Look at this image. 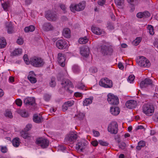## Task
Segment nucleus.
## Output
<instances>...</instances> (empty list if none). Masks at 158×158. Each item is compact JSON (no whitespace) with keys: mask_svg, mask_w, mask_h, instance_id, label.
Listing matches in <instances>:
<instances>
[{"mask_svg":"<svg viewBox=\"0 0 158 158\" xmlns=\"http://www.w3.org/2000/svg\"><path fill=\"white\" fill-rule=\"evenodd\" d=\"M30 64L33 66L39 67L42 66L45 62L41 58L34 57L30 59Z\"/></svg>","mask_w":158,"mask_h":158,"instance_id":"f257e3e1","label":"nucleus"},{"mask_svg":"<svg viewBox=\"0 0 158 158\" xmlns=\"http://www.w3.org/2000/svg\"><path fill=\"white\" fill-rule=\"evenodd\" d=\"M154 108L153 106L149 104L144 105L143 106V112L148 116L152 115L154 113Z\"/></svg>","mask_w":158,"mask_h":158,"instance_id":"f03ea898","label":"nucleus"},{"mask_svg":"<svg viewBox=\"0 0 158 158\" xmlns=\"http://www.w3.org/2000/svg\"><path fill=\"white\" fill-rule=\"evenodd\" d=\"M36 144L41 146L43 148H47L49 144V141L44 138L40 137L36 139L35 141Z\"/></svg>","mask_w":158,"mask_h":158,"instance_id":"7ed1b4c3","label":"nucleus"},{"mask_svg":"<svg viewBox=\"0 0 158 158\" xmlns=\"http://www.w3.org/2000/svg\"><path fill=\"white\" fill-rule=\"evenodd\" d=\"M136 61L138 65L141 67H148L150 65L149 61L143 56L137 59Z\"/></svg>","mask_w":158,"mask_h":158,"instance_id":"20e7f679","label":"nucleus"},{"mask_svg":"<svg viewBox=\"0 0 158 158\" xmlns=\"http://www.w3.org/2000/svg\"><path fill=\"white\" fill-rule=\"evenodd\" d=\"M99 84L101 86L106 88H110L113 85L112 81L107 78L101 79L99 82Z\"/></svg>","mask_w":158,"mask_h":158,"instance_id":"39448f33","label":"nucleus"},{"mask_svg":"<svg viewBox=\"0 0 158 158\" xmlns=\"http://www.w3.org/2000/svg\"><path fill=\"white\" fill-rule=\"evenodd\" d=\"M107 129L108 131L111 134H117L118 130L117 123L114 121L111 122L109 125Z\"/></svg>","mask_w":158,"mask_h":158,"instance_id":"423d86ee","label":"nucleus"},{"mask_svg":"<svg viewBox=\"0 0 158 158\" xmlns=\"http://www.w3.org/2000/svg\"><path fill=\"white\" fill-rule=\"evenodd\" d=\"M61 85L63 87H64L66 90L69 93H72V92L71 89L73 88V86L72 83L69 80H64L61 83Z\"/></svg>","mask_w":158,"mask_h":158,"instance_id":"0eeeda50","label":"nucleus"},{"mask_svg":"<svg viewBox=\"0 0 158 158\" xmlns=\"http://www.w3.org/2000/svg\"><path fill=\"white\" fill-rule=\"evenodd\" d=\"M107 100L109 103L113 105H117L119 103L118 97L111 94H109L107 95Z\"/></svg>","mask_w":158,"mask_h":158,"instance_id":"6e6552de","label":"nucleus"},{"mask_svg":"<svg viewBox=\"0 0 158 158\" xmlns=\"http://www.w3.org/2000/svg\"><path fill=\"white\" fill-rule=\"evenodd\" d=\"M45 17L49 21H55L58 19L57 15L53 12H51L50 11L47 12L45 15Z\"/></svg>","mask_w":158,"mask_h":158,"instance_id":"1a4fd4ad","label":"nucleus"},{"mask_svg":"<svg viewBox=\"0 0 158 158\" xmlns=\"http://www.w3.org/2000/svg\"><path fill=\"white\" fill-rule=\"evenodd\" d=\"M77 137L76 133L74 132H71L68 135L65 139L68 141L71 142L75 141Z\"/></svg>","mask_w":158,"mask_h":158,"instance_id":"9d476101","label":"nucleus"},{"mask_svg":"<svg viewBox=\"0 0 158 158\" xmlns=\"http://www.w3.org/2000/svg\"><path fill=\"white\" fill-rule=\"evenodd\" d=\"M149 85L152 86L154 85L152 80L148 78H146L140 84V85L141 88L146 87Z\"/></svg>","mask_w":158,"mask_h":158,"instance_id":"9b49d317","label":"nucleus"},{"mask_svg":"<svg viewBox=\"0 0 158 158\" xmlns=\"http://www.w3.org/2000/svg\"><path fill=\"white\" fill-rule=\"evenodd\" d=\"M56 47L59 49H64L67 48V44L66 42L64 40H58L56 43Z\"/></svg>","mask_w":158,"mask_h":158,"instance_id":"f8f14e48","label":"nucleus"},{"mask_svg":"<svg viewBox=\"0 0 158 158\" xmlns=\"http://www.w3.org/2000/svg\"><path fill=\"white\" fill-rule=\"evenodd\" d=\"M87 142L86 141L80 142L77 144L76 149L77 151L80 150L82 152L83 149H85L86 147Z\"/></svg>","mask_w":158,"mask_h":158,"instance_id":"ddd939ff","label":"nucleus"},{"mask_svg":"<svg viewBox=\"0 0 158 158\" xmlns=\"http://www.w3.org/2000/svg\"><path fill=\"white\" fill-rule=\"evenodd\" d=\"M23 103L27 106L32 105L35 106V99L33 98L28 97L24 100Z\"/></svg>","mask_w":158,"mask_h":158,"instance_id":"4468645a","label":"nucleus"},{"mask_svg":"<svg viewBox=\"0 0 158 158\" xmlns=\"http://www.w3.org/2000/svg\"><path fill=\"white\" fill-rule=\"evenodd\" d=\"M80 52L82 56L87 57L89 53V49L88 47H82L80 48Z\"/></svg>","mask_w":158,"mask_h":158,"instance_id":"2eb2a0df","label":"nucleus"},{"mask_svg":"<svg viewBox=\"0 0 158 158\" xmlns=\"http://www.w3.org/2000/svg\"><path fill=\"white\" fill-rule=\"evenodd\" d=\"M65 60V58L64 55L61 53L58 54V61L61 66L63 67L64 66Z\"/></svg>","mask_w":158,"mask_h":158,"instance_id":"dca6fc26","label":"nucleus"},{"mask_svg":"<svg viewBox=\"0 0 158 158\" xmlns=\"http://www.w3.org/2000/svg\"><path fill=\"white\" fill-rule=\"evenodd\" d=\"M136 101L133 100L127 101L126 103V106L128 108L131 109L134 108L137 106Z\"/></svg>","mask_w":158,"mask_h":158,"instance_id":"f3484780","label":"nucleus"},{"mask_svg":"<svg viewBox=\"0 0 158 158\" xmlns=\"http://www.w3.org/2000/svg\"><path fill=\"white\" fill-rule=\"evenodd\" d=\"M150 13L149 12L147 11H145L143 12H139L136 15L137 17L139 18H148L150 17Z\"/></svg>","mask_w":158,"mask_h":158,"instance_id":"a211bd4d","label":"nucleus"},{"mask_svg":"<svg viewBox=\"0 0 158 158\" xmlns=\"http://www.w3.org/2000/svg\"><path fill=\"white\" fill-rule=\"evenodd\" d=\"M43 30L45 31H49L54 29L53 26L49 23H45L43 26Z\"/></svg>","mask_w":158,"mask_h":158,"instance_id":"6ab92c4d","label":"nucleus"},{"mask_svg":"<svg viewBox=\"0 0 158 158\" xmlns=\"http://www.w3.org/2000/svg\"><path fill=\"white\" fill-rule=\"evenodd\" d=\"M119 138V136L117 135L115 136V139L118 143V146L119 148L122 150L124 149L126 147V145L124 142H120V140Z\"/></svg>","mask_w":158,"mask_h":158,"instance_id":"aec40b11","label":"nucleus"},{"mask_svg":"<svg viewBox=\"0 0 158 158\" xmlns=\"http://www.w3.org/2000/svg\"><path fill=\"white\" fill-rule=\"evenodd\" d=\"M33 120L34 122L37 123H40L42 122L43 118L40 114L38 115L35 114H34L33 116Z\"/></svg>","mask_w":158,"mask_h":158,"instance_id":"412c9836","label":"nucleus"},{"mask_svg":"<svg viewBox=\"0 0 158 158\" xmlns=\"http://www.w3.org/2000/svg\"><path fill=\"white\" fill-rule=\"evenodd\" d=\"M81 8H79L78 4H72L70 6L71 10L73 12H75V11H79L82 10V9L83 8V6Z\"/></svg>","mask_w":158,"mask_h":158,"instance_id":"4be33fe9","label":"nucleus"},{"mask_svg":"<svg viewBox=\"0 0 158 158\" xmlns=\"http://www.w3.org/2000/svg\"><path fill=\"white\" fill-rule=\"evenodd\" d=\"M74 104V102L73 101H68V102H65L62 106L63 110L64 111H65L68 109V107L72 106Z\"/></svg>","mask_w":158,"mask_h":158,"instance_id":"5701e85b","label":"nucleus"},{"mask_svg":"<svg viewBox=\"0 0 158 158\" xmlns=\"http://www.w3.org/2000/svg\"><path fill=\"white\" fill-rule=\"evenodd\" d=\"M110 112L113 115H117L119 114L120 110L118 107H112L110 108Z\"/></svg>","mask_w":158,"mask_h":158,"instance_id":"b1692460","label":"nucleus"},{"mask_svg":"<svg viewBox=\"0 0 158 158\" xmlns=\"http://www.w3.org/2000/svg\"><path fill=\"white\" fill-rule=\"evenodd\" d=\"M92 32L98 35L102 34L103 31L99 28L97 27H93L91 28Z\"/></svg>","mask_w":158,"mask_h":158,"instance_id":"393cba45","label":"nucleus"},{"mask_svg":"<svg viewBox=\"0 0 158 158\" xmlns=\"http://www.w3.org/2000/svg\"><path fill=\"white\" fill-rule=\"evenodd\" d=\"M6 27L7 29L8 33H11L13 31V27L10 22H8L6 23Z\"/></svg>","mask_w":158,"mask_h":158,"instance_id":"a878e982","label":"nucleus"},{"mask_svg":"<svg viewBox=\"0 0 158 158\" xmlns=\"http://www.w3.org/2000/svg\"><path fill=\"white\" fill-rule=\"evenodd\" d=\"M7 43L6 39L3 37L0 38V48H5Z\"/></svg>","mask_w":158,"mask_h":158,"instance_id":"bb28decb","label":"nucleus"},{"mask_svg":"<svg viewBox=\"0 0 158 158\" xmlns=\"http://www.w3.org/2000/svg\"><path fill=\"white\" fill-rule=\"evenodd\" d=\"M70 31L68 28H66L63 31V35L66 38H69L70 37Z\"/></svg>","mask_w":158,"mask_h":158,"instance_id":"cd10ccee","label":"nucleus"},{"mask_svg":"<svg viewBox=\"0 0 158 158\" xmlns=\"http://www.w3.org/2000/svg\"><path fill=\"white\" fill-rule=\"evenodd\" d=\"M35 27L33 25H30L29 26L27 27H25L24 31L26 32H32L35 30Z\"/></svg>","mask_w":158,"mask_h":158,"instance_id":"c85d7f7f","label":"nucleus"},{"mask_svg":"<svg viewBox=\"0 0 158 158\" xmlns=\"http://www.w3.org/2000/svg\"><path fill=\"white\" fill-rule=\"evenodd\" d=\"M22 50L20 48H17L11 54V56H16L22 53Z\"/></svg>","mask_w":158,"mask_h":158,"instance_id":"c756f323","label":"nucleus"},{"mask_svg":"<svg viewBox=\"0 0 158 158\" xmlns=\"http://www.w3.org/2000/svg\"><path fill=\"white\" fill-rule=\"evenodd\" d=\"M101 52L104 55L107 54L108 51V47L106 45L101 46Z\"/></svg>","mask_w":158,"mask_h":158,"instance_id":"7c9ffc66","label":"nucleus"},{"mask_svg":"<svg viewBox=\"0 0 158 158\" xmlns=\"http://www.w3.org/2000/svg\"><path fill=\"white\" fill-rule=\"evenodd\" d=\"M145 145V142L143 141H140L138 143V145L136 147V149L138 150H141L142 147H144Z\"/></svg>","mask_w":158,"mask_h":158,"instance_id":"2f4dec72","label":"nucleus"},{"mask_svg":"<svg viewBox=\"0 0 158 158\" xmlns=\"http://www.w3.org/2000/svg\"><path fill=\"white\" fill-rule=\"evenodd\" d=\"M13 145L15 147H18L19 145V139L17 137L14 138L12 142Z\"/></svg>","mask_w":158,"mask_h":158,"instance_id":"473e14b6","label":"nucleus"},{"mask_svg":"<svg viewBox=\"0 0 158 158\" xmlns=\"http://www.w3.org/2000/svg\"><path fill=\"white\" fill-rule=\"evenodd\" d=\"M19 113L23 117H27L28 116L29 114L25 110H20L19 111Z\"/></svg>","mask_w":158,"mask_h":158,"instance_id":"72a5a7b5","label":"nucleus"},{"mask_svg":"<svg viewBox=\"0 0 158 158\" xmlns=\"http://www.w3.org/2000/svg\"><path fill=\"white\" fill-rule=\"evenodd\" d=\"M88 40L86 36L84 37L81 38L79 40V42L80 44H86Z\"/></svg>","mask_w":158,"mask_h":158,"instance_id":"f704fd0d","label":"nucleus"},{"mask_svg":"<svg viewBox=\"0 0 158 158\" xmlns=\"http://www.w3.org/2000/svg\"><path fill=\"white\" fill-rule=\"evenodd\" d=\"M92 102V99L86 98L83 101V104L84 106H88Z\"/></svg>","mask_w":158,"mask_h":158,"instance_id":"c9c22d12","label":"nucleus"},{"mask_svg":"<svg viewBox=\"0 0 158 158\" xmlns=\"http://www.w3.org/2000/svg\"><path fill=\"white\" fill-rule=\"evenodd\" d=\"M141 40V38L140 37H137L132 42V44L133 45L137 46L140 43Z\"/></svg>","mask_w":158,"mask_h":158,"instance_id":"e433bc0d","label":"nucleus"},{"mask_svg":"<svg viewBox=\"0 0 158 158\" xmlns=\"http://www.w3.org/2000/svg\"><path fill=\"white\" fill-rule=\"evenodd\" d=\"M115 4L118 6H122L124 4V0H114Z\"/></svg>","mask_w":158,"mask_h":158,"instance_id":"4c0bfd02","label":"nucleus"},{"mask_svg":"<svg viewBox=\"0 0 158 158\" xmlns=\"http://www.w3.org/2000/svg\"><path fill=\"white\" fill-rule=\"evenodd\" d=\"M148 29L149 30V32L151 35H153L154 33V28L153 26L149 25L148 27Z\"/></svg>","mask_w":158,"mask_h":158,"instance_id":"58836bf2","label":"nucleus"},{"mask_svg":"<svg viewBox=\"0 0 158 158\" xmlns=\"http://www.w3.org/2000/svg\"><path fill=\"white\" fill-rule=\"evenodd\" d=\"M55 77H52L51 78V81L50 83V86L52 87H54L56 85V83L55 81Z\"/></svg>","mask_w":158,"mask_h":158,"instance_id":"ea45409f","label":"nucleus"},{"mask_svg":"<svg viewBox=\"0 0 158 158\" xmlns=\"http://www.w3.org/2000/svg\"><path fill=\"white\" fill-rule=\"evenodd\" d=\"M5 115L6 116L10 118H12L13 117V116L11 111L8 110H6Z\"/></svg>","mask_w":158,"mask_h":158,"instance_id":"a19ab883","label":"nucleus"},{"mask_svg":"<svg viewBox=\"0 0 158 158\" xmlns=\"http://www.w3.org/2000/svg\"><path fill=\"white\" fill-rule=\"evenodd\" d=\"M2 5L4 10H7L8 7L9 6V3L6 2L2 4Z\"/></svg>","mask_w":158,"mask_h":158,"instance_id":"79ce46f5","label":"nucleus"},{"mask_svg":"<svg viewBox=\"0 0 158 158\" xmlns=\"http://www.w3.org/2000/svg\"><path fill=\"white\" fill-rule=\"evenodd\" d=\"M23 58L25 63L26 64H28L30 63V61H29V60L27 55L25 54L23 57Z\"/></svg>","mask_w":158,"mask_h":158,"instance_id":"37998d69","label":"nucleus"},{"mask_svg":"<svg viewBox=\"0 0 158 158\" xmlns=\"http://www.w3.org/2000/svg\"><path fill=\"white\" fill-rule=\"evenodd\" d=\"M73 71L75 73H78L80 71L79 67L76 65H75L73 66Z\"/></svg>","mask_w":158,"mask_h":158,"instance_id":"c03bdc74","label":"nucleus"},{"mask_svg":"<svg viewBox=\"0 0 158 158\" xmlns=\"http://www.w3.org/2000/svg\"><path fill=\"white\" fill-rule=\"evenodd\" d=\"M21 136L24 139H26L29 137L28 133L27 132L22 131L20 132Z\"/></svg>","mask_w":158,"mask_h":158,"instance_id":"a18cd8bd","label":"nucleus"},{"mask_svg":"<svg viewBox=\"0 0 158 158\" xmlns=\"http://www.w3.org/2000/svg\"><path fill=\"white\" fill-rule=\"evenodd\" d=\"M79 8H81L82 6H83V8L82 9V10H83L85 8V1H82L78 4Z\"/></svg>","mask_w":158,"mask_h":158,"instance_id":"49530a36","label":"nucleus"},{"mask_svg":"<svg viewBox=\"0 0 158 158\" xmlns=\"http://www.w3.org/2000/svg\"><path fill=\"white\" fill-rule=\"evenodd\" d=\"M98 143L100 145L103 146H108L109 145L108 143L102 140H100L99 141Z\"/></svg>","mask_w":158,"mask_h":158,"instance_id":"de8ad7c7","label":"nucleus"},{"mask_svg":"<svg viewBox=\"0 0 158 158\" xmlns=\"http://www.w3.org/2000/svg\"><path fill=\"white\" fill-rule=\"evenodd\" d=\"M135 78V76L133 75H131L128 77L127 80L130 83L134 81Z\"/></svg>","mask_w":158,"mask_h":158,"instance_id":"09e8293b","label":"nucleus"},{"mask_svg":"<svg viewBox=\"0 0 158 158\" xmlns=\"http://www.w3.org/2000/svg\"><path fill=\"white\" fill-rule=\"evenodd\" d=\"M77 116L80 120H81L84 118L85 114L83 113H79L77 115Z\"/></svg>","mask_w":158,"mask_h":158,"instance_id":"8fccbe9b","label":"nucleus"},{"mask_svg":"<svg viewBox=\"0 0 158 158\" xmlns=\"http://www.w3.org/2000/svg\"><path fill=\"white\" fill-rule=\"evenodd\" d=\"M30 78H28L31 83H35L37 81L35 77H30Z\"/></svg>","mask_w":158,"mask_h":158,"instance_id":"3c124183","label":"nucleus"},{"mask_svg":"<svg viewBox=\"0 0 158 158\" xmlns=\"http://www.w3.org/2000/svg\"><path fill=\"white\" fill-rule=\"evenodd\" d=\"M153 45L154 48L158 49V38L155 40L153 43Z\"/></svg>","mask_w":158,"mask_h":158,"instance_id":"603ef678","label":"nucleus"},{"mask_svg":"<svg viewBox=\"0 0 158 158\" xmlns=\"http://www.w3.org/2000/svg\"><path fill=\"white\" fill-rule=\"evenodd\" d=\"M36 76L35 74L33 71H31L29 73V74L27 77V78H30V77H33Z\"/></svg>","mask_w":158,"mask_h":158,"instance_id":"864d4df0","label":"nucleus"},{"mask_svg":"<svg viewBox=\"0 0 158 158\" xmlns=\"http://www.w3.org/2000/svg\"><path fill=\"white\" fill-rule=\"evenodd\" d=\"M15 102L16 104L19 106H21L22 105V101L19 99H16Z\"/></svg>","mask_w":158,"mask_h":158,"instance_id":"5fc2aeb1","label":"nucleus"},{"mask_svg":"<svg viewBox=\"0 0 158 158\" xmlns=\"http://www.w3.org/2000/svg\"><path fill=\"white\" fill-rule=\"evenodd\" d=\"M1 150L2 152L5 153L7 152V149L6 146H1Z\"/></svg>","mask_w":158,"mask_h":158,"instance_id":"6e6d98bb","label":"nucleus"},{"mask_svg":"<svg viewBox=\"0 0 158 158\" xmlns=\"http://www.w3.org/2000/svg\"><path fill=\"white\" fill-rule=\"evenodd\" d=\"M106 0H98V5L102 6L105 4Z\"/></svg>","mask_w":158,"mask_h":158,"instance_id":"4d7b16f0","label":"nucleus"},{"mask_svg":"<svg viewBox=\"0 0 158 158\" xmlns=\"http://www.w3.org/2000/svg\"><path fill=\"white\" fill-rule=\"evenodd\" d=\"M51 98V96L49 94H46L44 95V99L46 101H49Z\"/></svg>","mask_w":158,"mask_h":158,"instance_id":"13d9d810","label":"nucleus"},{"mask_svg":"<svg viewBox=\"0 0 158 158\" xmlns=\"http://www.w3.org/2000/svg\"><path fill=\"white\" fill-rule=\"evenodd\" d=\"M18 44L19 45H22L23 43V41L22 39L21 38H18L17 41Z\"/></svg>","mask_w":158,"mask_h":158,"instance_id":"bf43d9fd","label":"nucleus"},{"mask_svg":"<svg viewBox=\"0 0 158 158\" xmlns=\"http://www.w3.org/2000/svg\"><path fill=\"white\" fill-rule=\"evenodd\" d=\"M32 127V125L31 124H28L27 125L25 129L26 131H29Z\"/></svg>","mask_w":158,"mask_h":158,"instance_id":"052dcab7","label":"nucleus"},{"mask_svg":"<svg viewBox=\"0 0 158 158\" xmlns=\"http://www.w3.org/2000/svg\"><path fill=\"white\" fill-rule=\"evenodd\" d=\"M108 26L107 27L110 30H112L114 29V27L110 23H108Z\"/></svg>","mask_w":158,"mask_h":158,"instance_id":"680f3d73","label":"nucleus"},{"mask_svg":"<svg viewBox=\"0 0 158 158\" xmlns=\"http://www.w3.org/2000/svg\"><path fill=\"white\" fill-rule=\"evenodd\" d=\"M77 87L78 89H83L85 88V85L81 84L78 85Z\"/></svg>","mask_w":158,"mask_h":158,"instance_id":"e2e57ef3","label":"nucleus"},{"mask_svg":"<svg viewBox=\"0 0 158 158\" xmlns=\"http://www.w3.org/2000/svg\"><path fill=\"white\" fill-rule=\"evenodd\" d=\"M98 143V142L97 140H94L91 142V144L94 146H97Z\"/></svg>","mask_w":158,"mask_h":158,"instance_id":"0e129e2a","label":"nucleus"},{"mask_svg":"<svg viewBox=\"0 0 158 158\" xmlns=\"http://www.w3.org/2000/svg\"><path fill=\"white\" fill-rule=\"evenodd\" d=\"M93 132L94 135L95 136L97 137L99 135V133L98 131H93Z\"/></svg>","mask_w":158,"mask_h":158,"instance_id":"69168bd1","label":"nucleus"},{"mask_svg":"<svg viewBox=\"0 0 158 158\" xmlns=\"http://www.w3.org/2000/svg\"><path fill=\"white\" fill-rule=\"evenodd\" d=\"M118 68L121 70H122L124 68L123 66L122 63H118Z\"/></svg>","mask_w":158,"mask_h":158,"instance_id":"338daca9","label":"nucleus"},{"mask_svg":"<svg viewBox=\"0 0 158 158\" xmlns=\"http://www.w3.org/2000/svg\"><path fill=\"white\" fill-rule=\"evenodd\" d=\"M74 95L77 97H81L82 96V94L79 92H76L75 93Z\"/></svg>","mask_w":158,"mask_h":158,"instance_id":"774afa93","label":"nucleus"}]
</instances>
